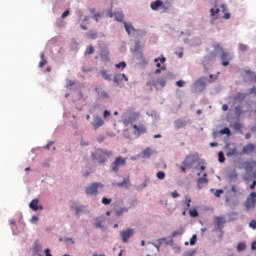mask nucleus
Masks as SVG:
<instances>
[{"label":"nucleus","instance_id":"f257e3e1","mask_svg":"<svg viewBox=\"0 0 256 256\" xmlns=\"http://www.w3.org/2000/svg\"><path fill=\"white\" fill-rule=\"evenodd\" d=\"M109 157H113V152L103 150L101 148L97 149L94 153H92V159L94 161H98L100 165H103V163H106Z\"/></svg>","mask_w":256,"mask_h":256},{"label":"nucleus","instance_id":"f03ea898","mask_svg":"<svg viewBox=\"0 0 256 256\" xmlns=\"http://www.w3.org/2000/svg\"><path fill=\"white\" fill-rule=\"evenodd\" d=\"M213 47L216 51H221L222 65L223 67H227V65H229V61H231V54L227 52H223V48L219 44H214Z\"/></svg>","mask_w":256,"mask_h":256},{"label":"nucleus","instance_id":"7ed1b4c3","mask_svg":"<svg viewBox=\"0 0 256 256\" xmlns=\"http://www.w3.org/2000/svg\"><path fill=\"white\" fill-rule=\"evenodd\" d=\"M104 185L101 182H94L85 188L86 195H97L99 189H103Z\"/></svg>","mask_w":256,"mask_h":256},{"label":"nucleus","instance_id":"20e7f679","mask_svg":"<svg viewBox=\"0 0 256 256\" xmlns=\"http://www.w3.org/2000/svg\"><path fill=\"white\" fill-rule=\"evenodd\" d=\"M125 165H127V159L119 156L111 164V169L113 173H119V167H125Z\"/></svg>","mask_w":256,"mask_h":256},{"label":"nucleus","instance_id":"39448f33","mask_svg":"<svg viewBox=\"0 0 256 256\" xmlns=\"http://www.w3.org/2000/svg\"><path fill=\"white\" fill-rule=\"evenodd\" d=\"M256 205V193L251 192L249 197L246 199V202L244 203V207L247 211H251V209H255Z\"/></svg>","mask_w":256,"mask_h":256},{"label":"nucleus","instance_id":"423d86ee","mask_svg":"<svg viewBox=\"0 0 256 256\" xmlns=\"http://www.w3.org/2000/svg\"><path fill=\"white\" fill-rule=\"evenodd\" d=\"M133 235H135V229H133V228H128V229L122 230L120 232L121 240L124 243H129V239H131V237H133Z\"/></svg>","mask_w":256,"mask_h":256},{"label":"nucleus","instance_id":"0eeeda50","mask_svg":"<svg viewBox=\"0 0 256 256\" xmlns=\"http://www.w3.org/2000/svg\"><path fill=\"white\" fill-rule=\"evenodd\" d=\"M225 150L227 157H234V155H237V146L235 144L227 143Z\"/></svg>","mask_w":256,"mask_h":256},{"label":"nucleus","instance_id":"6e6552de","mask_svg":"<svg viewBox=\"0 0 256 256\" xmlns=\"http://www.w3.org/2000/svg\"><path fill=\"white\" fill-rule=\"evenodd\" d=\"M139 45H141V42H136V50L134 51V57L139 61V63H147L145 60V57L143 56V52L139 51Z\"/></svg>","mask_w":256,"mask_h":256},{"label":"nucleus","instance_id":"1a4fd4ad","mask_svg":"<svg viewBox=\"0 0 256 256\" xmlns=\"http://www.w3.org/2000/svg\"><path fill=\"white\" fill-rule=\"evenodd\" d=\"M133 129H134V135H136V137H140V135H143V133H147V127H145L143 124H134L132 125Z\"/></svg>","mask_w":256,"mask_h":256},{"label":"nucleus","instance_id":"9d476101","mask_svg":"<svg viewBox=\"0 0 256 256\" xmlns=\"http://www.w3.org/2000/svg\"><path fill=\"white\" fill-rule=\"evenodd\" d=\"M214 219L216 221L217 231H222L223 225H225V223H227V219L225 218V216H216Z\"/></svg>","mask_w":256,"mask_h":256},{"label":"nucleus","instance_id":"9b49d317","mask_svg":"<svg viewBox=\"0 0 256 256\" xmlns=\"http://www.w3.org/2000/svg\"><path fill=\"white\" fill-rule=\"evenodd\" d=\"M103 125H105V121H103V118L95 116L94 121L92 122L93 129L97 131V129H99V127H103Z\"/></svg>","mask_w":256,"mask_h":256},{"label":"nucleus","instance_id":"f8f14e48","mask_svg":"<svg viewBox=\"0 0 256 256\" xmlns=\"http://www.w3.org/2000/svg\"><path fill=\"white\" fill-rule=\"evenodd\" d=\"M255 151V144L248 143L246 146L242 149V155H249V153H253Z\"/></svg>","mask_w":256,"mask_h":256},{"label":"nucleus","instance_id":"ddd939ff","mask_svg":"<svg viewBox=\"0 0 256 256\" xmlns=\"http://www.w3.org/2000/svg\"><path fill=\"white\" fill-rule=\"evenodd\" d=\"M149 85H152V87H155V89H157L158 85L165 87V85H167V81L165 80V78H159L158 80H153L152 82H149Z\"/></svg>","mask_w":256,"mask_h":256},{"label":"nucleus","instance_id":"4468645a","mask_svg":"<svg viewBox=\"0 0 256 256\" xmlns=\"http://www.w3.org/2000/svg\"><path fill=\"white\" fill-rule=\"evenodd\" d=\"M108 17H115V20L116 21H120V22H123V19L125 17V15H123V12H111L109 11L108 12Z\"/></svg>","mask_w":256,"mask_h":256},{"label":"nucleus","instance_id":"2eb2a0df","mask_svg":"<svg viewBox=\"0 0 256 256\" xmlns=\"http://www.w3.org/2000/svg\"><path fill=\"white\" fill-rule=\"evenodd\" d=\"M30 209L32 211H39L43 209V206H39V199H33L29 204Z\"/></svg>","mask_w":256,"mask_h":256},{"label":"nucleus","instance_id":"dca6fc26","mask_svg":"<svg viewBox=\"0 0 256 256\" xmlns=\"http://www.w3.org/2000/svg\"><path fill=\"white\" fill-rule=\"evenodd\" d=\"M195 163V156L194 155H189L185 158L183 161L184 167H192V165Z\"/></svg>","mask_w":256,"mask_h":256},{"label":"nucleus","instance_id":"f3484780","mask_svg":"<svg viewBox=\"0 0 256 256\" xmlns=\"http://www.w3.org/2000/svg\"><path fill=\"white\" fill-rule=\"evenodd\" d=\"M95 91L97 92L99 99H109V93H107V91L101 88H96Z\"/></svg>","mask_w":256,"mask_h":256},{"label":"nucleus","instance_id":"a211bd4d","mask_svg":"<svg viewBox=\"0 0 256 256\" xmlns=\"http://www.w3.org/2000/svg\"><path fill=\"white\" fill-rule=\"evenodd\" d=\"M155 63H157L156 64V67L158 68V69H161L162 71H165V69H167L166 67H165V65L164 66H161V63H165V61H167V59L165 58V57H161V58H155ZM159 61H160V63H159Z\"/></svg>","mask_w":256,"mask_h":256},{"label":"nucleus","instance_id":"6ab92c4d","mask_svg":"<svg viewBox=\"0 0 256 256\" xmlns=\"http://www.w3.org/2000/svg\"><path fill=\"white\" fill-rule=\"evenodd\" d=\"M123 25H124L125 30H126V33H127L128 35H131L132 33H135V31H137V30L135 29V27H133V24H129V23H127V22H123Z\"/></svg>","mask_w":256,"mask_h":256},{"label":"nucleus","instance_id":"aec40b11","mask_svg":"<svg viewBox=\"0 0 256 256\" xmlns=\"http://www.w3.org/2000/svg\"><path fill=\"white\" fill-rule=\"evenodd\" d=\"M187 125V121L178 119L174 122L175 129H183Z\"/></svg>","mask_w":256,"mask_h":256},{"label":"nucleus","instance_id":"412c9836","mask_svg":"<svg viewBox=\"0 0 256 256\" xmlns=\"http://www.w3.org/2000/svg\"><path fill=\"white\" fill-rule=\"evenodd\" d=\"M154 153H155V150L151 148H146L142 151V155L144 159H149V157H151V155H153Z\"/></svg>","mask_w":256,"mask_h":256},{"label":"nucleus","instance_id":"4be33fe9","mask_svg":"<svg viewBox=\"0 0 256 256\" xmlns=\"http://www.w3.org/2000/svg\"><path fill=\"white\" fill-rule=\"evenodd\" d=\"M123 79L125 81H129V79L127 78V76L125 74H116L114 76V83L119 84L120 81H123Z\"/></svg>","mask_w":256,"mask_h":256},{"label":"nucleus","instance_id":"5701e85b","mask_svg":"<svg viewBox=\"0 0 256 256\" xmlns=\"http://www.w3.org/2000/svg\"><path fill=\"white\" fill-rule=\"evenodd\" d=\"M150 7L152 11H157L159 7H163V1L156 0L155 2L151 3Z\"/></svg>","mask_w":256,"mask_h":256},{"label":"nucleus","instance_id":"b1692460","mask_svg":"<svg viewBox=\"0 0 256 256\" xmlns=\"http://www.w3.org/2000/svg\"><path fill=\"white\" fill-rule=\"evenodd\" d=\"M221 9L222 13H224L223 19H231V13L227 12V4H221Z\"/></svg>","mask_w":256,"mask_h":256},{"label":"nucleus","instance_id":"393cba45","mask_svg":"<svg viewBox=\"0 0 256 256\" xmlns=\"http://www.w3.org/2000/svg\"><path fill=\"white\" fill-rule=\"evenodd\" d=\"M204 183H209V180L207 179V173H205L202 178L197 179V185L199 189H201V185Z\"/></svg>","mask_w":256,"mask_h":256},{"label":"nucleus","instance_id":"a878e982","mask_svg":"<svg viewBox=\"0 0 256 256\" xmlns=\"http://www.w3.org/2000/svg\"><path fill=\"white\" fill-rule=\"evenodd\" d=\"M219 7H217V2H215V8L210 9L211 17H217L219 15Z\"/></svg>","mask_w":256,"mask_h":256},{"label":"nucleus","instance_id":"bb28decb","mask_svg":"<svg viewBox=\"0 0 256 256\" xmlns=\"http://www.w3.org/2000/svg\"><path fill=\"white\" fill-rule=\"evenodd\" d=\"M130 183H131V181L129 180V177H127L122 182L116 183V186L117 187H127V185H129Z\"/></svg>","mask_w":256,"mask_h":256},{"label":"nucleus","instance_id":"cd10ccee","mask_svg":"<svg viewBox=\"0 0 256 256\" xmlns=\"http://www.w3.org/2000/svg\"><path fill=\"white\" fill-rule=\"evenodd\" d=\"M41 61L39 62V67L43 68L47 65V59H45V53H41L40 55Z\"/></svg>","mask_w":256,"mask_h":256},{"label":"nucleus","instance_id":"c85d7f7f","mask_svg":"<svg viewBox=\"0 0 256 256\" xmlns=\"http://www.w3.org/2000/svg\"><path fill=\"white\" fill-rule=\"evenodd\" d=\"M183 233H185V230L180 228L178 230H174L171 234V237H179V235H183Z\"/></svg>","mask_w":256,"mask_h":256},{"label":"nucleus","instance_id":"c756f323","mask_svg":"<svg viewBox=\"0 0 256 256\" xmlns=\"http://www.w3.org/2000/svg\"><path fill=\"white\" fill-rule=\"evenodd\" d=\"M100 74L102 75L103 79H105V81H111V75L107 73V70H101Z\"/></svg>","mask_w":256,"mask_h":256},{"label":"nucleus","instance_id":"7c9ffc66","mask_svg":"<svg viewBox=\"0 0 256 256\" xmlns=\"http://www.w3.org/2000/svg\"><path fill=\"white\" fill-rule=\"evenodd\" d=\"M245 97H247L246 94L238 93V94L234 97V100L241 102V101H244Z\"/></svg>","mask_w":256,"mask_h":256},{"label":"nucleus","instance_id":"2f4dec72","mask_svg":"<svg viewBox=\"0 0 256 256\" xmlns=\"http://www.w3.org/2000/svg\"><path fill=\"white\" fill-rule=\"evenodd\" d=\"M191 207V198H187L184 201V209L185 211H189V208Z\"/></svg>","mask_w":256,"mask_h":256},{"label":"nucleus","instance_id":"473e14b6","mask_svg":"<svg viewBox=\"0 0 256 256\" xmlns=\"http://www.w3.org/2000/svg\"><path fill=\"white\" fill-rule=\"evenodd\" d=\"M211 193H214L215 197H221L223 195L224 191L223 189H218L215 191V189H210Z\"/></svg>","mask_w":256,"mask_h":256},{"label":"nucleus","instance_id":"72a5a7b5","mask_svg":"<svg viewBox=\"0 0 256 256\" xmlns=\"http://www.w3.org/2000/svg\"><path fill=\"white\" fill-rule=\"evenodd\" d=\"M129 212V208H120L119 210L116 211V215L118 217H121V215H123V213H128Z\"/></svg>","mask_w":256,"mask_h":256},{"label":"nucleus","instance_id":"f704fd0d","mask_svg":"<svg viewBox=\"0 0 256 256\" xmlns=\"http://www.w3.org/2000/svg\"><path fill=\"white\" fill-rule=\"evenodd\" d=\"M95 53V48L93 46L86 47L85 55H93Z\"/></svg>","mask_w":256,"mask_h":256},{"label":"nucleus","instance_id":"c9c22d12","mask_svg":"<svg viewBox=\"0 0 256 256\" xmlns=\"http://www.w3.org/2000/svg\"><path fill=\"white\" fill-rule=\"evenodd\" d=\"M220 135H227L228 137H231V130L229 128H224L219 131Z\"/></svg>","mask_w":256,"mask_h":256},{"label":"nucleus","instance_id":"e433bc0d","mask_svg":"<svg viewBox=\"0 0 256 256\" xmlns=\"http://www.w3.org/2000/svg\"><path fill=\"white\" fill-rule=\"evenodd\" d=\"M189 215H190V217H193V218L199 217V212L197 211V209H190Z\"/></svg>","mask_w":256,"mask_h":256},{"label":"nucleus","instance_id":"4c0bfd02","mask_svg":"<svg viewBox=\"0 0 256 256\" xmlns=\"http://www.w3.org/2000/svg\"><path fill=\"white\" fill-rule=\"evenodd\" d=\"M228 221H235L237 219V212H231L228 214Z\"/></svg>","mask_w":256,"mask_h":256},{"label":"nucleus","instance_id":"58836bf2","mask_svg":"<svg viewBox=\"0 0 256 256\" xmlns=\"http://www.w3.org/2000/svg\"><path fill=\"white\" fill-rule=\"evenodd\" d=\"M95 227L103 229V220H101L100 218H97L95 221Z\"/></svg>","mask_w":256,"mask_h":256},{"label":"nucleus","instance_id":"ea45409f","mask_svg":"<svg viewBox=\"0 0 256 256\" xmlns=\"http://www.w3.org/2000/svg\"><path fill=\"white\" fill-rule=\"evenodd\" d=\"M218 161L219 163H225V154L223 152L218 153Z\"/></svg>","mask_w":256,"mask_h":256},{"label":"nucleus","instance_id":"a19ab883","mask_svg":"<svg viewBox=\"0 0 256 256\" xmlns=\"http://www.w3.org/2000/svg\"><path fill=\"white\" fill-rule=\"evenodd\" d=\"M116 69H125V67H127V63H125V61H122L118 64L115 65Z\"/></svg>","mask_w":256,"mask_h":256},{"label":"nucleus","instance_id":"79ce46f5","mask_svg":"<svg viewBox=\"0 0 256 256\" xmlns=\"http://www.w3.org/2000/svg\"><path fill=\"white\" fill-rule=\"evenodd\" d=\"M156 177H157V179H159L160 181H163V179H165V172L159 171V172L156 174Z\"/></svg>","mask_w":256,"mask_h":256},{"label":"nucleus","instance_id":"37998d69","mask_svg":"<svg viewBox=\"0 0 256 256\" xmlns=\"http://www.w3.org/2000/svg\"><path fill=\"white\" fill-rule=\"evenodd\" d=\"M245 243H243V242H240V243H238V245H237V251H239V252H241V251H245Z\"/></svg>","mask_w":256,"mask_h":256},{"label":"nucleus","instance_id":"c03bdc74","mask_svg":"<svg viewBox=\"0 0 256 256\" xmlns=\"http://www.w3.org/2000/svg\"><path fill=\"white\" fill-rule=\"evenodd\" d=\"M87 37H89V39H97V33L96 32H88Z\"/></svg>","mask_w":256,"mask_h":256},{"label":"nucleus","instance_id":"a18cd8bd","mask_svg":"<svg viewBox=\"0 0 256 256\" xmlns=\"http://www.w3.org/2000/svg\"><path fill=\"white\" fill-rule=\"evenodd\" d=\"M111 201V198H102L103 205H110Z\"/></svg>","mask_w":256,"mask_h":256},{"label":"nucleus","instance_id":"49530a36","mask_svg":"<svg viewBox=\"0 0 256 256\" xmlns=\"http://www.w3.org/2000/svg\"><path fill=\"white\" fill-rule=\"evenodd\" d=\"M197 243V235H193L190 239V245H195Z\"/></svg>","mask_w":256,"mask_h":256},{"label":"nucleus","instance_id":"de8ad7c7","mask_svg":"<svg viewBox=\"0 0 256 256\" xmlns=\"http://www.w3.org/2000/svg\"><path fill=\"white\" fill-rule=\"evenodd\" d=\"M196 85H200L201 87H205V79L201 78L196 82Z\"/></svg>","mask_w":256,"mask_h":256},{"label":"nucleus","instance_id":"09e8293b","mask_svg":"<svg viewBox=\"0 0 256 256\" xmlns=\"http://www.w3.org/2000/svg\"><path fill=\"white\" fill-rule=\"evenodd\" d=\"M176 85H177L178 87H185V81H183V80H178V81L176 82Z\"/></svg>","mask_w":256,"mask_h":256},{"label":"nucleus","instance_id":"8fccbe9b","mask_svg":"<svg viewBox=\"0 0 256 256\" xmlns=\"http://www.w3.org/2000/svg\"><path fill=\"white\" fill-rule=\"evenodd\" d=\"M82 211H83V207H81V206L75 207V213H76V215H79V213H81Z\"/></svg>","mask_w":256,"mask_h":256},{"label":"nucleus","instance_id":"3c124183","mask_svg":"<svg viewBox=\"0 0 256 256\" xmlns=\"http://www.w3.org/2000/svg\"><path fill=\"white\" fill-rule=\"evenodd\" d=\"M249 227H251V229H256V220H252V221L249 223Z\"/></svg>","mask_w":256,"mask_h":256},{"label":"nucleus","instance_id":"603ef678","mask_svg":"<svg viewBox=\"0 0 256 256\" xmlns=\"http://www.w3.org/2000/svg\"><path fill=\"white\" fill-rule=\"evenodd\" d=\"M239 49H240V51H247V45H245V44H240V45H239Z\"/></svg>","mask_w":256,"mask_h":256},{"label":"nucleus","instance_id":"864d4df0","mask_svg":"<svg viewBox=\"0 0 256 256\" xmlns=\"http://www.w3.org/2000/svg\"><path fill=\"white\" fill-rule=\"evenodd\" d=\"M69 16V10H65L63 13H62V19H65L66 17Z\"/></svg>","mask_w":256,"mask_h":256},{"label":"nucleus","instance_id":"5fc2aeb1","mask_svg":"<svg viewBox=\"0 0 256 256\" xmlns=\"http://www.w3.org/2000/svg\"><path fill=\"white\" fill-rule=\"evenodd\" d=\"M45 256H53L51 255V250L49 248L44 250Z\"/></svg>","mask_w":256,"mask_h":256},{"label":"nucleus","instance_id":"6e6d98bb","mask_svg":"<svg viewBox=\"0 0 256 256\" xmlns=\"http://www.w3.org/2000/svg\"><path fill=\"white\" fill-rule=\"evenodd\" d=\"M171 197H173V199H177V197H179V193H177V191H174L171 193Z\"/></svg>","mask_w":256,"mask_h":256},{"label":"nucleus","instance_id":"4d7b16f0","mask_svg":"<svg viewBox=\"0 0 256 256\" xmlns=\"http://www.w3.org/2000/svg\"><path fill=\"white\" fill-rule=\"evenodd\" d=\"M110 115H111V112H110V111L105 110V111L103 112V117H105V118L109 117Z\"/></svg>","mask_w":256,"mask_h":256},{"label":"nucleus","instance_id":"13d9d810","mask_svg":"<svg viewBox=\"0 0 256 256\" xmlns=\"http://www.w3.org/2000/svg\"><path fill=\"white\" fill-rule=\"evenodd\" d=\"M35 221H39V217H37V216H32L31 222H32V223H35Z\"/></svg>","mask_w":256,"mask_h":256},{"label":"nucleus","instance_id":"bf43d9fd","mask_svg":"<svg viewBox=\"0 0 256 256\" xmlns=\"http://www.w3.org/2000/svg\"><path fill=\"white\" fill-rule=\"evenodd\" d=\"M210 147H219V143L217 142H211Z\"/></svg>","mask_w":256,"mask_h":256},{"label":"nucleus","instance_id":"052dcab7","mask_svg":"<svg viewBox=\"0 0 256 256\" xmlns=\"http://www.w3.org/2000/svg\"><path fill=\"white\" fill-rule=\"evenodd\" d=\"M53 141L52 142H49L46 146H45V149H50L51 146L53 145Z\"/></svg>","mask_w":256,"mask_h":256},{"label":"nucleus","instance_id":"680f3d73","mask_svg":"<svg viewBox=\"0 0 256 256\" xmlns=\"http://www.w3.org/2000/svg\"><path fill=\"white\" fill-rule=\"evenodd\" d=\"M222 109H223V111H228L229 110V106L227 104H224L222 106Z\"/></svg>","mask_w":256,"mask_h":256},{"label":"nucleus","instance_id":"e2e57ef3","mask_svg":"<svg viewBox=\"0 0 256 256\" xmlns=\"http://www.w3.org/2000/svg\"><path fill=\"white\" fill-rule=\"evenodd\" d=\"M256 181L254 180L253 183L250 185V189H255Z\"/></svg>","mask_w":256,"mask_h":256},{"label":"nucleus","instance_id":"0e129e2a","mask_svg":"<svg viewBox=\"0 0 256 256\" xmlns=\"http://www.w3.org/2000/svg\"><path fill=\"white\" fill-rule=\"evenodd\" d=\"M251 249H253V250L256 249V241L252 242Z\"/></svg>","mask_w":256,"mask_h":256},{"label":"nucleus","instance_id":"69168bd1","mask_svg":"<svg viewBox=\"0 0 256 256\" xmlns=\"http://www.w3.org/2000/svg\"><path fill=\"white\" fill-rule=\"evenodd\" d=\"M161 71H163V70L161 68H158V69L155 70V74L159 75V73H161Z\"/></svg>","mask_w":256,"mask_h":256},{"label":"nucleus","instance_id":"338daca9","mask_svg":"<svg viewBox=\"0 0 256 256\" xmlns=\"http://www.w3.org/2000/svg\"><path fill=\"white\" fill-rule=\"evenodd\" d=\"M163 9H164V13H165L166 11H169V6L163 5Z\"/></svg>","mask_w":256,"mask_h":256},{"label":"nucleus","instance_id":"774afa93","mask_svg":"<svg viewBox=\"0 0 256 256\" xmlns=\"http://www.w3.org/2000/svg\"><path fill=\"white\" fill-rule=\"evenodd\" d=\"M249 93H250V94H251V93H255V94H256V88H252Z\"/></svg>","mask_w":256,"mask_h":256}]
</instances>
